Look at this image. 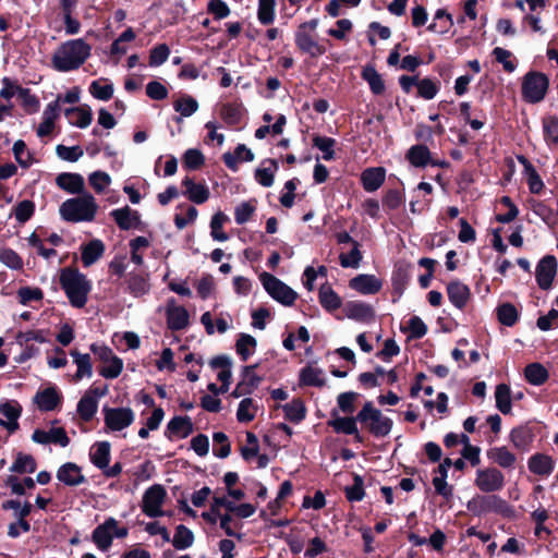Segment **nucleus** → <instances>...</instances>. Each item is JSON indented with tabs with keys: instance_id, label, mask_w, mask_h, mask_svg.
I'll use <instances>...</instances> for the list:
<instances>
[{
	"instance_id": "obj_1",
	"label": "nucleus",
	"mask_w": 558,
	"mask_h": 558,
	"mask_svg": "<svg viewBox=\"0 0 558 558\" xmlns=\"http://www.w3.org/2000/svg\"><path fill=\"white\" fill-rule=\"evenodd\" d=\"M92 47L83 39L62 43L52 54V68L58 72H71L80 69L90 56Z\"/></svg>"
},
{
	"instance_id": "obj_2",
	"label": "nucleus",
	"mask_w": 558,
	"mask_h": 558,
	"mask_svg": "<svg viewBox=\"0 0 558 558\" xmlns=\"http://www.w3.org/2000/svg\"><path fill=\"white\" fill-rule=\"evenodd\" d=\"M60 286L73 307L82 308L86 305L92 283L77 268H63L60 274Z\"/></svg>"
},
{
	"instance_id": "obj_3",
	"label": "nucleus",
	"mask_w": 558,
	"mask_h": 558,
	"mask_svg": "<svg viewBox=\"0 0 558 558\" xmlns=\"http://www.w3.org/2000/svg\"><path fill=\"white\" fill-rule=\"evenodd\" d=\"M98 205L90 193H83L81 196L69 198L59 208L61 218L68 222L93 221Z\"/></svg>"
},
{
	"instance_id": "obj_4",
	"label": "nucleus",
	"mask_w": 558,
	"mask_h": 558,
	"mask_svg": "<svg viewBox=\"0 0 558 558\" xmlns=\"http://www.w3.org/2000/svg\"><path fill=\"white\" fill-rule=\"evenodd\" d=\"M356 418L366 423L369 432L377 437L386 436L392 428V420L385 416L371 402H366L356 415Z\"/></svg>"
},
{
	"instance_id": "obj_5",
	"label": "nucleus",
	"mask_w": 558,
	"mask_h": 558,
	"mask_svg": "<svg viewBox=\"0 0 558 558\" xmlns=\"http://www.w3.org/2000/svg\"><path fill=\"white\" fill-rule=\"evenodd\" d=\"M548 89V78L541 72H529L522 80V96L531 104L539 102L544 99Z\"/></svg>"
},
{
	"instance_id": "obj_6",
	"label": "nucleus",
	"mask_w": 558,
	"mask_h": 558,
	"mask_svg": "<svg viewBox=\"0 0 558 558\" xmlns=\"http://www.w3.org/2000/svg\"><path fill=\"white\" fill-rule=\"evenodd\" d=\"M259 279L268 294L279 303L290 306L296 300V292L275 276L268 272H263L259 276Z\"/></svg>"
},
{
	"instance_id": "obj_7",
	"label": "nucleus",
	"mask_w": 558,
	"mask_h": 558,
	"mask_svg": "<svg viewBox=\"0 0 558 558\" xmlns=\"http://www.w3.org/2000/svg\"><path fill=\"white\" fill-rule=\"evenodd\" d=\"M167 492L161 485H153L149 487L142 498V510L149 517H161L165 514L162 505L165 502Z\"/></svg>"
},
{
	"instance_id": "obj_8",
	"label": "nucleus",
	"mask_w": 558,
	"mask_h": 558,
	"mask_svg": "<svg viewBox=\"0 0 558 558\" xmlns=\"http://www.w3.org/2000/svg\"><path fill=\"white\" fill-rule=\"evenodd\" d=\"M474 484L483 493H494L504 488L505 476L496 468L478 469Z\"/></svg>"
},
{
	"instance_id": "obj_9",
	"label": "nucleus",
	"mask_w": 558,
	"mask_h": 558,
	"mask_svg": "<svg viewBox=\"0 0 558 558\" xmlns=\"http://www.w3.org/2000/svg\"><path fill=\"white\" fill-rule=\"evenodd\" d=\"M316 26L317 22L311 21L302 25L295 34V44L298 48L314 58L324 54L326 51L325 47L318 44V41L306 32L307 27L311 31H314Z\"/></svg>"
},
{
	"instance_id": "obj_10",
	"label": "nucleus",
	"mask_w": 558,
	"mask_h": 558,
	"mask_svg": "<svg viewBox=\"0 0 558 558\" xmlns=\"http://www.w3.org/2000/svg\"><path fill=\"white\" fill-rule=\"evenodd\" d=\"M106 427L112 432H120L129 427L134 421V413L129 408H104Z\"/></svg>"
},
{
	"instance_id": "obj_11",
	"label": "nucleus",
	"mask_w": 558,
	"mask_h": 558,
	"mask_svg": "<svg viewBox=\"0 0 558 558\" xmlns=\"http://www.w3.org/2000/svg\"><path fill=\"white\" fill-rule=\"evenodd\" d=\"M167 325L171 330H182L190 325L187 310L179 305L174 299H169L166 306Z\"/></svg>"
},
{
	"instance_id": "obj_12",
	"label": "nucleus",
	"mask_w": 558,
	"mask_h": 558,
	"mask_svg": "<svg viewBox=\"0 0 558 558\" xmlns=\"http://www.w3.org/2000/svg\"><path fill=\"white\" fill-rule=\"evenodd\" d=\"M557 272V259L553 255H546L543 257L535 270L536 282L543 290H547L551 287V283Z\"/></svg>"
},
{
	"instance_id": "obj_13",
	"label": "nucleus",
	"mask_w": 558,
	"mask_h": 558,
	"mask_svg": "<svg viewBox=\"0 0 558 558\" xmlns=\"http://www.w3.org/2000/svg\"><path fill=\"white\" fill-rule=\"evenodd\" d=\"M183 195L194 204H204L210 197L209 187L204 182H196L191 177H185L181 183Z\"/></svg>"
},
{
	"instance_id": "obj_14",
	"label": "nucleus",
	"mask_w": 558,
	"mask_h": 558,
	"mask_svg": "<svg viewBox=\"0 0 558 558\" xmlns=\"http://www.w3.org/2000/svg\"><path fill=\"white\" fill-rule=\"evenodd\" d=\"M506 502L496 495L477 496L468 502V509L476 514L501 511Z\"/></svg>"
},
{
	"instance_id": "obj_15",
	"label": "nucleus",
	"mask_w": 558,
	"mask_h": 558,
	"mask_svg": "<svg viewBox=\"0 0 558 558\" xmlns=\"http://www.w3.org/2000/svg\"><path fill=\"white\" fill-rule=\"evenodd\" d=\"M34 402L41 412L56 410L62 402V395L57 387H48L38 390L34 397Z\"/></svg>"
},
{
	"instance_id": "obj_16",
	"label": "nucleus",
	"mask_w": 558,
	"mask_h": 558,
	"mask_svg": "<svg viewBox=\"0 0 558 558\" xmlns=\"http://www.w3.org/2000/svg\"><path fill=\"white\" fill-rule=\"evenodd\" d=\"M112 527H117V521L110 518L93 531L92 539L102 551L107 550L112 544Z\"/></svg>"
},
{
	"instance_id": "obj_17",
	"label": "nucleus",
	"mask_w": 558,
	"mask_h": 558,
	"mask_svg": "<svg viewBox=\"0 0 558 558\" xmlns=\"http://www.w3.org/2000/svg\"><path fill=\"white\" fill-rule=\"evenodd\" d=\"M57 478L68 486H77L86 482L82 469L74 462L62 464L57 471Z\"/></svg>"
},
{
	"instance_id": "obj_18",
	"label": "nucleus",
	"mask_w": 558,
	"mask_h": 558,
	"mask_svg": "<svg viewBox=\"0 0 558 558\" xmlns=\"http://www.w3.org/2000/svg\"><path fill=\"white\" fill-rule=\"evenodd\" d=\"M350 288L361 294H375L381 287V280L374 275H359L350 280Z\"/></svg>"
},
{
	"instance_id": "obj_19",
	"label": "nucleus",
	"mask_w": 558,
	"mask_h": 558,
	"mask_svg": "<svg viewBox=\"0 0 558 558\" xmlns=\"http://www.w3.org/2000/svg\"><path fill=\"white\" fill-rule=\"evenodd\" d=\"M119 229L128 231L140 227V216L137 211L132 210L128 205L122 208L113 209L110 213Z\"/></svg>"
},
{
	"instance_id": "obj_20",
	"label": "nucleus",
	"mask_w": 558,
	"mask_h": 558,
	"mask_svg": "<svg viewBox=\"0 0 558 558\" xmlns=\"http://www.w3.org/2000/svg\"><path fill=\"white\" fill-rule=\"evenodd\" d=\"M345 316L350 319L368 323L374 319V310L364 302H349L344 306Z\"/></svg>"
},
{
	"instance_id": "obj_21",
	"label": "nucleus",
	"mask_w": 558,
	"mask_h": 558,
	"mask_svg": "<svg viewBox=\"0 0 558 558\" xmlns=\"http://www.w3.org/2000/svg\"><path fill=\"white\" fill-rule=\"evenodd\" d=\"M57 185L71 194H81L84 191V178L78 173L63 172L56 178Z\"/></svg>"
},
{
	"instance_id": "obj_22",
	"label": "nucleus",
	"mask_w": 558,
	"mask_h": 558,
	"mask_svg": "<svg viewBox=\"0 0 558 558\" xmlns=\"http://www.w3.org/2000/svg\"><path fill=\"white\" fill-rule=\"evenodd\" d=\"M105 244L101 240L94 239L81 247V258L84 267L95 264L105 253Z\"/></svg>"
},
{
	"instance_id": "obj_23",
	"label": "nucleus",
	"mask_w": 558,
	"mask_h": 558,
	"mask_svg": "<svg viewBox=\"0 0 558 558\" xmlns=\"http://www.w3.org/2000/svg\"><path fill=\"white\" fill-rule=\"evenodd\" d=\"M198 217L196 207L186 203L179 204L175 207L173 222L177 229L183 230L189 225H193Z\"/></svg>"
},
{
	"instance_id": "obj_24",
	"label": "nucleus",
	"mask_w": 558,
	"mask_h": 558,
	"mask_svg": "<svg viewBox=\"0 0 558 558\" xmlns=\"http://www.w3.org/2000/svg\"><path fill=\"white\" fill-rule=\"evenodd\" d=\"M529 470L541 476H548L555 468V462L551 457L543 453H535L530 457L527 461Z\"/></svg>"
},
{
	"instance_id": "obj_25",
	"label": "nucleus",
	"mask_w": 558,
	"mask_h": 558,
	"mask_svg": "<svg viewBox=\"0 0 558 558\" xmlns=\"http://www.w3.org/2000/svg\"><path fill=\"white\" fill-rule=\"evenodd\" d=\"M65 117L70 120V123L80 128H87L93 120V112L88 106H80L68 108L64 111Z\"/></svg>"
},
{
	"instance_id": "obj_26",
	"label": "nucleus",
	"mask_w": 558,
	"mask_h": 558,
	"mask_svg": "<svg viewBox=\"0 0 558 558\" xmlns=\"http://www.w3.org/2000/svg\"><path fill=\"white\" fill-rule=\"evenodd\" d=\"M89 458L96 468L105 470L110 462V444L108 441H97L94 444Z\"/></svg>"
},
{
	"instance_id": "obj_27",
	"label": "nucleus",
	"mask_w": 558,
	"mask_h": 558,
	"mask_svg": "<svg viewBox=\"0 0 558 558\" xmlns=\"http://www.w3.org/2000/svg\"><path fill=\"white\" fill-rule=\"evenodd\" d=\"M386 171L383 168H367L362 172L361 180L365 191L378 190L385 181Z\"/></svg>"
},
{
	"instance_id": "obj_28",
	"label": "nucleus",
	"mask_w": 558,
	"mask_h": 558,
	"mask_svg": "<svg viewBox=\"0 0 558 558\" xmlns=\"http://www.w3.org/2000/svg\"><path fill=\"white\" fill-rule=\"evenodd\" d=\"M71 356L77 366L76 373L73 376L74 381L81 380L83 377H90L93 375L92 359L88 353H80L77 350H71Z\"/></svg>"
},
{
	"instance_id": "obj_29",
	"label": "nucleus",
	"mask_w": 558,
	"mask_h": 558,
	"mask_svg": "<svg viewBox=\"0 0 558 558\" xmlns=\"http://www.w3.org/2000/svg\"><path fill=\"white\" fill-rule=\"evenodd\" d=\"M518 160L524 168V175L531 193L538 194L544 187V183L539 174L525 157L519 156Z\"/></svg>"
},
{
	"instance_id": "obj_30",
	"label": "nucleus",
	"mask_w": 558,
	"mask_h": 558,
	"mask_svg": "<svg viewBox=\"0 0 558 558\" xmlns=\"http://www.w3.org/2000/svg\"><path fill=\"white\" fill-rule=\"evenodd\" d=\"M173 109L180 113V118L175 121H181V118H189L198 110V102L190 95H181L173 101Z\"/></svg>"
},
{
	"instance_id": "obj_31",
	"label": "nucleus",
	"mask_w": 558,
	"mask_h": 558,
	"mask_svg": "<svg viewBox=\"0 0 558 558\" xmlns=\"http://www.w3.org/2000/svg\"><path fill=\"white\" fill-rule=\"evenodd\" d=\"M332 420L328 422V425L331 426L335 432L342 433L345 435H355L357 434L356 417H342L337 414L336 411L331 413Z\"/></svg>"
},
{
	"instance_id": "obj_32",
	"label": "nucleus",
	"mask_w": 558,
	"mask_h": 558,
	"mask_svg": "<svg viewBox=\"0 0 558 558\" xmlns=\"http://www.w3.org/2000/svg\"><path fill=\"white\" fill-rule=\"evenodd\" d=\"M278 170V163L272 159L263 161L262 166L255 171L256 181L265 186L269 187L274 184L275 173Z\"/></svg>"
},
{
	"instance_id": "obj_33",
	"label": "nucleus",
	"mask_w": 558,
	"mask_h": 558,
	"mask_svg": "<svg viewBox=\"0 0 558 558\" xmlns=\"http://www.w3.org/2000/svg\"><path fill=\"white\" fill-rule=\"evenodd\" d=\"M447 293L450 302L456 307L462 308L469 300L470 290L465 284L456 281L448 284Z\"/></svg>"
},
{
	"instance_id": "obj_34",
	"label": "nucleus",
	"mask_w": 558,
	"mask_h": 558,
	"mask_svg": "<svg viewBox=\"0 0 558 558\" xmlns=\"http://www.w3.org/2000/svg\"><path fill=\"white\" fill-rule=\"evenodd\" d=\"M405 157L411 166L415 168H424L430 163V151L425 145L412 146Z\"/></svg>"
},
{
	"instance_id": "obj_35",
	"label": "nucleus",
	"mask_w": 558,
	"mask_h": 558,
	"mask_svg": "<svg viewBox=\"0 0 558 558\" xmlns=\"http://www.w3.org/2000/svg\"><path fill=\"white\" fill-rule=\"evenodd\" d=\"M167 429L170 437L182 439L192 433L193 425L189 417L175 416L168 423Z\"/></svg>"
},
{
	"instance_id": "obj_36",
	"label": "nucleus",
	"mask_w": 558,
	"mask_h": 558,
	"mask_svg": "<svg viewBox=\"0 0 558 558\" xmlns=\"http://www.w3.org/2000/svg\"><path fill=\"white\" fill-rule=\"evenodd\" d=\"M229 221V217L222 213L217 211L213 215L210 220V236L214 241L226 242L229 235L223 231V226Z\"/></svg>"
},
{
	"instance_id": "obj_37",
	"label": "nucleus",
	"mask_w": 558,
	"mask_h": 558,
	"mask_svg": "<svg viewBox=\"0 0 558 558\" xmlns=\"http://www.w3.org/2000/svg\"><path fill=\"white\" fill-rule=\"evenodd\" d=\"M37 463L35 458L32 454H25L23 452H17L14 462L10 466V471L12 473L17 474H32L36 471Z\"/></svg>"
},
{
	"instance_id": "obj_38",
	"label": "nucleus",
	"mask_w": 558,
	"mask_h": 558,
	"mask_svg": "<svg viewBox=\"0 0 558 558\" xmlns=\"http://www.w3.org/2000/svg\"><path fill=\"white\" fill-rule=\"evenodd\" d=\"M487 457L505 469L512 468L515 463V456L505 446L492 448Z\"/></svg>"
},
{
	"instance_id": "obj_39",
	"label": "nucleus",
	"mask_w": 558,
	"mask_h": 558,
	"mask_svg": "<svg viewBox=\"0 0 558 558\" xmlns=\"http://www.w3.org/2000/svg\"><path fill=\"white\" fill-rule=\"evenodd\" d=\"M98 409V400L89 395H84L77 403V414L84 422H90Z\"/></svg>"
},
{
	"instance_id": "obj_40",
	"label": "nucleus",
	"mask_w": 558,
	"mask_h": 558,
	"mask_svg": "<svg viewBox=\"0 0 558 558\" xmlns=\"http://www.w3.org/2000/svg\"><path fill=\"white\" fill-rule=\"evenodd\" d=\"M300 381L305 386L320 387L325 384L324 372L316 366L307 365L300 373Z\"/></svg>"
},
{
	"instance_id": "obj_41",
	"label": "nucleus",
	"mask_w": 558,
	"mask_h": 558,
	"mask_svg": "<svg viewBox=\"0 0 558 558\" xmlns=\"http://www.w3.org/2000/svg\"><path fill=\"white\" fill-rule=\"evenodd\" d=\"M320 305L328 312H333L341 306L340 296L329 286H322L318 292Z\"/></svg>"
},
{
	"instance_id": "obj_42",
	"label": "nucleus",
	"mask_w": 558,
	"mask_h": 558,
	"mask_svg": "<svg viewBox=\"0 0 558 558\" xmlns=\"http://www.w3.org/2000/svg\"><path fill=\"white\" fill-rule=\"evenodd\" d=\"M544 140L548 146L558 145V118L547 116L542 120Z\"/></svg>"
},
{
	"instance_id": "obj_43",
	"label": "nucleus",
	"mask_w": 558,
	"mask_h": 558,
	"mask_svg": "<svg viewBox=\"0 0 558 558\" xmlns=\"http://www.w3.org/2000/svg\"><path fill=\"white\" fill-rule=\"evenodd\" d=\"M525 379L534 386L543 385L548 379V371L539 363L529 364L524 369Z\"/></svg>"
},
{
	"instance_id": "obj_44",
	"label": "nucleus",
	"mask_w": 558,
	"mask_h": 558,
	"mask_svg": "<svg viewBox=\"0 0 558 558\" xmlns=\"http://www.w3.org/2000/svg\"><path fill=\"white\" fill-rule=\"evenodd\" d=\"M256 339L247 333H241L235 343L236 353L246 361L256 350Z\"/></svg>"
},
{
	"instance_id": "obj_45",
	"label": "nucleus",
	"mask_w": 558,
	"mask_h": 558,
	"mask_svg": "<svg viewBox=\"0 0 558 558\" xmlns=\"http://www.w3.org/2000/svg\"><path fill=\"white\" fill-rule=\"evenodd\" d=\"M194 543L193 532L185 525H178L172 538V545L178 550H183L191 547Z\"/></svg>"
},
{
	"instance_id": "obj_46",
	"label": "nucleus",
	"mask_w": 558,
	"mask_h": 558,
	"mask_svg": "<svg viewBox=\"0 0 558 558\" xmlns=\"http://www.w3.org/2000/svg\"><path fill=\"white\" fill-rule=\"evenodd\" d=\"M89 93L96 99L107 101L113 96V85L106 78L93 81L89 85Z\"/></svg>"
},
{
	"instance_id": "obj_47",
	"label": "nucleus",
	"mask_w": 558,
	"mask_h": 558,
	"mask_svg": "<svg viewBox=\"0 0 558 558\" xmlns=\"http://www.w3.org/2000/svg\"><path fill=\"white\" fill-rule=\"evenodd\" d=\"M282 409L286 418L293 423L301 422L306 414L305 405L300 399L292 400L291 402L284 404Z\"/></svg>"
},
{
	"instance_id": "obj_48",
	"label": "nucleus",
	"mask_w": 558,
	"mask_h": 558,
	"mask_svg": "<svg viewBox=\"0 0 558 558\" xmlns=\"http://www.w3.org/2000/svg\"><path fill=\"white\" fill-rule=\"evenodd\" d=\"M362 77L368 83L374 94L380 95L385 92V83L381 75L373 66H365L362 71Z\"/></svg>"
},
{
	"instance_id": "obj_49",
	"label": "nucleus",
	"mask_w": 558,
	"mask_h": 558,
	"mask_svg": "<svg viewBox=\"0 0 558 558\" xmlns=\"http://www.w3.org/2000/svg\"><path fill=\"white\" fill-rule=\"evenodd\" d=\"M336 141L331 137L315 135L313 137V146L323 154L322 158L326 161L335 159Z\"/></svg>"
},
{
	"instance_id": "obj_50",
	"label": "nucleus",
	"mask_w": 558,
	"mask_h": 558,
	"mask_svg": "<svg viewBox=\"0 0 558 558\" xmlns=\"http://www.w3.org/2000/svg\"><path fill=\"white\" fill-rule=\"evenodd\" d=\"M258 411V405L251 398L243 399L236 411V418L241 423H248L254 420Z\"/></svg>"
},
{
	"instance_id": "obj_51",
	"label": "nucleus",
	"mask_w": 558,
	"mask_h": 558,
	"mask_svg": "<svg viewBox=\"0 0 558 558\" xmlns=\"http://www.w3.org/2000/svg\"><path fill=\"white\" fill-rule=\"evenodd\" d=\"M495 399L497 409L504 413L511 412V395L510 388L506 384H499L495 390Z\"/></svg>"
},
{
	"instance_id": "obj_52",
	"label": "nucleus",
	"mask_w": 558,
	"mask_h": 558,
	"mask_svg": "<svg viewBox=\"0 0 558 558\" xmlns=\"http://www.w3.org/2000/svg\"><path fill=\"white\" fill-rule=\"evenodd\" d=\"M17 96L22 100V107L28 114H33L39 111L40 102L36 95L31 93L29 88L19 87Z\"/></svg>"
},
{
	"instance_id": "obj_53",
	"label": "nucleus",
	"mask_w": 558,
	"mask_h": 558,
	"mask_svg": "<svg viewBox=\"0 0 558 558\" xmlns=\"http://www.w3.org/2000/svg\"><path fill=\"white\" fill-rule=\"evenodd\" d=\"M416 87L420 97L430 100L438 94L440 89V82L425 77L423 80H418Z\"/></svg>"
},
{
	"instance_id": "obj_54",
	"label": "nucleus",
	"mask_w": 558,
	"mask_h": 558,
	"mask_svg": "<svg viewBox=\"0 0 558 558\" xmlns=\"http://www.w3.org/2000/svg\"><path fill=\"white\" fill-rule=\"evenodd\" d=\"M35 214V203L31 199L19 202L13 208V215L20 225L27 222Z\"/></svg>"
},
{
	"instance_id": "obj_55",
	"label": "nucleus",
	"mask_w": 558,
	"mask_h": 558,
	"mask_svg": "<svg viewBox=\"0 0 558 558\" xmlns=\"http://www.w3.org/2000/svg\"><path fill=\"white\" fill-rule=\"evenodd\" d=\"M255 211L256 201L242 202L234 208V220L238 225H244L252 218Z\"/></svg>"
},
{
	"instance_id": "obj_56",
	"label": "nucleus",
	"mask_w": 558,
	"mask_h": 558,
	"mask_svg": "<svg viewBox=\"0 0 558 558\" xmlns=\"http://www.w3.org/2000/svg\"><path fill=\"white\" fill-rule=\"evenodd\" d=\"M122 369L123 361L119 356L114 355L112 360L104 363V365L98 368V373L104 378L114 379L120 376Z\"/></svg>"
},
{
	"instance_id": "obj_57",
	"label": "nucleus",
	"mask_w": 558,
	"mask_h": 558,
	"mask_svg": "<svg viewBox=\"0 0 558 558\" xmlns=\"http://www.w3.org/2000/svg\"><path fill=\"white\" fill-rule=\"evenodd\" d=\"M276 0H258L257 19L263 25H269L275 20Z\"/></svg>"
},
{
	"instance_id": "obj_58",
	"label": "nucleus",
	"mask_w": 558,
	"mask_h": 558,
	"mask_svg": "<svg viewBox=\"0 0 558 558\" xmlns=\"http://www.w3.org/2000/svg\"><path fill=\"white\" fill-rule=\"evenodd\" d=\"M0 262L14 270H21L23 268L22 257L10 247L0 248Z\"/></svg>"
},
{
	"instance_id": "obj_59",
	"label": "nucleus",
	"mask_w": 558,
	"mask_h": 558,
	"mask_svg": "<svg viewBox=\"0 0 558 558\" xmlns=\"http://www.w3.org/2000/svg\"><path fill=\"white\" fill-rule=\"evenodd\" d=\"M19 301L22 305H28L31 302H39L44 299V292L40 288L21 287L17 290Z\"/></svg>"
},
{
	"instance_id": "obj_60",
	"label": "nucleus",
	"mask_w": 558,
	"mask_h": 558,
	"mask_svg": "<svg viewBox=\"0 0 558 558\" xmlns=\"http://www.w3.org/2000/svg\"><path fill=\"white\" fill-rule=\"evenodd\" d=\"M194 287L201 299H208L215 290V280L210 275H203L194 282Z\"/></svg>"
},
{
	"instance_id": "obj_61",
	"label": "nucleus",
	"mask_w": 558,
	"mask_h": 558,
	"mask_svg": "<svg viewBox=\"0 0 558 558\" xmlns=\"http://www.w3.org/2000/svg\"><path fill=\"white\" fill-rule=\"evenodd\" d=\"M493 56L497 62L502 64L505 71L512 73L517 69V62L512 60L511 51L501 47H496L493 50Z\"/></svg>"
},
{
	"instance_id": "obj_62",
	"label": "nucleus",
	"mask_w": 558,
	"mask_h": 558,
	"mask_svg": "<svg viewBox=\"0 0 558 558\" xmlns=\"http://www.w3.org/2000/svg\"><path fill=\"white\" fill-rule=\"evenodd\" d=\"M340 264L344 268H357L362 259V254L359 250V243L353 242V246L349 253H341Z\"/></svg>"
},
{
	"instance_id": "obj_63",
	"label": "nucleus",
	"mask_w": 558,
	"mask_h": 558,
	"mask_svg": "<svg viewBox=\"0 0 558 558\" xmlns=\"http://www.w3.org/2000/svg\"><path fill=\"white\" fill-rule=\"evenodd\" d=\"M510 440L515 448L525 450L531 444L532 436L526 428L518 427L512 429Z\"/></svg>"
},
{
	"instance_id": "obj_64",
	"label": "nucleus",
	"mask_w": 558,
	"mask_h": 558,
	"mask_svg": "<svg viewBox=\"0 0 558 558\" xmlns=\"http://www.w3.org/2000/svg\"><path fill=\"white\" fill-rule=\"evenodd\" d=\"M26 149V144L22 140H17L12 147L14 158L22 168H28L32 163L31 153Z\"/></svg>"
}]
</instances>
